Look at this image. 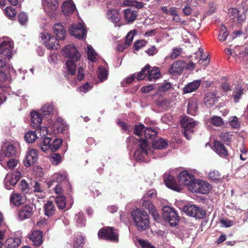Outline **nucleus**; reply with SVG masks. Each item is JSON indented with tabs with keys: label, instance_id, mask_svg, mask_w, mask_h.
Returning <instances> with one entry per match:
<instances>
[{
	"label": "nucleus",
	"instance_id": "nucleus-7",
	"mask_svg": "<svg viewBox=\"0 0 248 248\" xmlns=\"http://www.w3.org/2000/svg\"><path fill=\"white\" fill-rule=\"evenodd\" d=\"M16 149L12 143H5L1 147V152L0 155V164L2 165L5 158L14 157L16 155Z\"/></svg>",
	"mask_w": 248,
	"mask_h": 248
},
{
	"label": "nucleus",
	"instance_id": "nucleus-18",
	"mask_svg": "<svg viewBox=\"0 0 248 248\" xmlns=\"http://www.w3.org/2000/svg\"><path fill=\"white\" fill-rule=\"evenodd\" d=\"M178 179L180 184L186 185L187 186L194 180L193 175L187 171H183L178 176Z\"/></svg>",
	"mask_w": 248,
	"mask_h": 248
},
{
	"label": "nucleus",
	"instance_id": "nucleus-50",
	"mask_svg": "<svg viewBox=\"0 0 248 248\" xmlns=\"http://www.w3.org/2000/svg\"><path fill=\"white\" fill-rule=\"evenodd\" d=\"M199 180H193L187 186V188L192 192L198 193Z\"/></svg>",
	"mask_w": 248,
	"mask_h": 248
},
{
	"label": "nucleus",
	"instance_id": "nucleus-60",
	"mask_svg": "<svg viewBox=\"0 0 248 248\" xmlns=\"http://www.w3.org/2000/svg\"><path fill=\"white\" fill-rule=\"evenodd\" d=\"M209 178L212 180H217L220 179V175L217 170H214L208 174Z\"/></svg>",
	"mask_w": 248,
	"mask_h": 248
},
{
	"label": "nucleus",
	"instance_id": "nucleus-28",
	"mask_svg": "<svg viewBox=\"0 0 248 248\" xmlns=\"http://www.w3.org/2000/svg\"><path fill=\"white\" fill-rule=\"evenodd\" d=\"M137 12L132 10L129 8L125 9L124 11V16L127 22H133L137 17Z\"/></svg>",
	"mask_w": 248,
	"mask_h": 248
},
{
	"label": "nucleus",
	"instance_id": "nucleus-20",
	"mask_svg": "<svg viewBox=\"0 0 248 248\" xmlns=\"http://www.w3.org/2000/svg\"><path fill=\"white\" fill-rule=\"evenodd\" d=\"M164 181L168 187L178 192L181 190L180 186L176 184L173 176L169 175L167 177L164 178Z\"/></svg>",
	"mask_w": 248,
	"mask_h": 248
},
{
	"label": "nucleus",
	"instance_id": "nucleus-5",
	"mask_svg": "<svg viewBox=\"0 0 248 248\" xmlns=\"http://www.w3.org/2000/svg\"><path fill=\"white\" fill-rule=\"evenodd\" d=\"M183 211L187 215L196 218H203L206 215L204 210L196 205L187 204L183 207Z\"/></svg>",
	"mask_w": 248,
	"mask_h": 248
},
{
	"label": "nucleus",
	"instance_id": "nucleus-2",
	"mask_svg": "<svg viewBox=\"0 0 248 248\" xmlns=\"http://www.w3.org/2000/svg\"><path fill=\"white\" fill-rule=\"evenodd\" d=\"M128 140L132 141L138 144V149L136 150L134 154L135 159L140 162L146 161L145 157L148 155L151 149L149 148L145 139H141L140 140L136 139L134 138L130 137Z\"/></svg>",
	"mask_w": 248,
	"mask_h": 248
},
{
	"label": "nucleus",
	"instance_id": "nucleus-32",
	"mask_svg": "<svg viewBox=\"0 0 248 248\" xmlns=\"http://www.w3.org/2000/svg\"><path fill=\"white\" fill-rule=\"evenodd\" d=\"M217 100L216 95L213 93H207L204 97V102L208 108L213 107Z\"/></svg>",
	"mask_w": 248,
	"mask_h": 248
},
{
	"label": "nucleus",
	"instance_id": "nucleus-11",
	"mask_svg": "<svg viewBox=\"0 0 248 248\" xmlns=\"http://www.w3.org/2000/svg\"><path fill=\"white\" fill-rule=\"evenodd\" d=\"M70 34L78 39H82L86 36V32L84 26L81 23L74 24L69 30Z\"/></svg>",
	"mask_w": 248,
	"mask_h": 248
},
{
	"label": "nucleus",
	"instance_id": "nucleus-15",
	"mask_svg": "<svg viewBox=\"0 0 248 248\" xmlns=\"http://www.w3.org/2000/svg\"><path fill=\"white\" fill-rule=\"evenodd\" d=\"M42 233L40 231H32L28 235L29 239L31 240L35 246H40L42 242Z\"/></svg>",
	"mask_w": 248,
	"mask_h": 248
},
{
	"label": "nucleus",
	"instance_id": "nucleus-4",
	"mask_svg": "<svg viewBox=\"0 0 248 248\" xmlns=\"http://www.w3.org/2000/svg\"><path fill=\"white\" fill-rule=\"evenodd\" d=\"M181 124L183 129L184 136L187 140H190L193 128L197 124V122L188 116H185L181 120Z\"/></svg>",
	"mask_w": 248,
	"mask_h": 248
},
{
	"label": "nucleus",
	"instance_id": "nucleus-30",
	"mask_svg": "<svg viewBox=\"0 0 248 248\" xmlns=\"http://www.w3.org/2000/svg\"><path fill=\"white\" fill-rule=\"evenodd\" d=\"M66 128V125L64 121L62 118H59L54 125V132L55 133H62Z\"/></svg>",
	"mask_w": 248,
	"mask_h": 248
},
{
	"label": "nucleus",
	"instance_id": "nucleus-33",
	"mask_svg": "<svg viewBox=\"0 0 248 248\" xmlns=\"http://www.w3.org/2000/svg\"><path fill=\"white\" fill-rule=\"evenodd\" d=\"M31 125L34 127L40 126L42 122V118L40 114L36 112L33 111L31 113Z\"/></svg>",
	"mask_w": 248,
	"mask_h": 248
},
{
	"label": "nucleus",
	"instance_id": "nucleus-6",
	"mask_svg": "<svg viewBox=\"0 0 248 248\" xmlns=\"http://www.w3.org/2000/svg\"><path fill=\"white\" fill-rule=\"evenodd\" d=\"M163 217L168 221L171 226H176L179 221V217L174 210L170 206H164L162 208Z\"/></svg>",
	"mask_w": 248,
	"mask_h": 248
},
{
	"label": "nucleus",
	"instance_id": "nucleus-13",
	"mask_svg": "<svg viewBox=\"0 0 248 248\" xmlns=\"http://www.w3.org/2000/svg\"><path fill=\"white\" fill-rule=\"evenodd\" d=\"M43 5L45 11L52 16L59 6L58 0H42Z\"/></svg>",
	"mask_w": 248,
	"mask_h": 248
},
{
	"label": "nucleus",
	"instance_id": "nucleus-8",
	"mask_svg": "<svg viewBox=\"0 0 248 248\" xmlns=\"http://www.w3.org/2000/svg\"><path fill=\"white\" fill-rule=\"evenodd\" d=\"M22 176V172L18 170L7 174L4 180L5 188L8 190L12 189V186H14Z\"/></svg>",
	"mask_w": 248,
	"mask_h": 248
},
{
	"label": "nucleus",
	"instance_id": "nucleus-14",
	"mask_svg": "<svg viewBox=\"0 0 248 248\" xmlns=\"http://www.w3.org/2000/svg\"><path fill=\"white\" fill-rule=\"evenodd\" d=\"M37 159V151L34 149H30L27 153L26 158L24 161V165L26 167H29L36 162Z\"/></svg>",
	"mask_w": 248,
	"mask_h": 248
},
{
	"label": "nucleus",
	"instance_id": "nucleus-57",
	"mask_svg": "<svg viewBox=\"0 0 248 248\" xmlns=\"http://www.w3.org/2000/svg\"><path fill=\"white\" fill-rule=\"evenodd\" d=\"M230 125L234 128H237L240 126V123L236 116H232L229 119Z\"/></svg>",
	"mask_w": 248,
	"mask_h": 248
},
{
	"label": "nucleus",
	"instance_id": "nucleus-38",
	"mask_svg": "<svg viewBox=\"0 0 248 248\" xmlns=\"http://www.w3.org/2000/svg\"><path fill=\"white\" fill-rule=\"evenodd\" d=\"M150 66L149 67V68ZM160 76V71L158 67H155L148 73V79L149 81L158 78Z\"/></svg>",
	"mask_w": 248,
	"mask_h": 248
},
{
	"label": "nucleus",
	"instance_id": "nucleus-62",
	"mask_svg": "<svg viewBox=\"0 0 248 248\" xmlns=\"http://www.w3.org/2000/svg\"><path fill=\"white\" fill-rule=\"evenodd\" d=\"M184 7L183 9V12L186 16H189L190 15L192 8L189 5V3H183Z\"/></svg>",
	"mask_w": 248,
	"mask_h": 248
},
{
	"label": "nucleus",
	"instance_id": "nucleus-49",
	"mask_svg": "<svg viewBox=\"0 0 248 248\" xmlns=\"http://www.w3.org/2000/svg\"><path fill=\"white\" fill-rule=\"evenodd\" d=\"M53 110V106L51 104L47 103L44 105L41 109V114L43 115H46L47 114H50L52 112Z\"/></svg>",
	"mask_w": 248,
	"mask_h": 248
},
{
	"label": "nucleus",
	"instance_id": "nucleus-24",
	"mask_svg": "<svg viewBox=\"0 0 248 248\" xmlns=\"http://www.w3.org/2000/svg\"><path fill=\"white\" fill-rule=\"evenodd\" d=\"M228 15L232 19L237 18V21L239 23L243 22L245 19V15L243 13H240L236 8H230L228 10Z\"/></svg>",
	"mask_w": 248,
	"mask_h": 248
},
{
	"label": "nucleus",
	"instance_id": "nucleus-17",
	"mask_svg": "<svg viewBox=\"0 0 248 248\" xmlns=\"http://www.w3.org/2000/svg\"><path fill=\"white\" fill-rule=\"evenodd\" d=\"M142 206L148 210L150 214L153 216L155 220L158 219L159 218V214L152 202L150 201L143 198L142 199Z\"/></svg>",
	"mask_w": 248,
	"mask_h": 248
},
{
	"label": "nucleus",
	"instance_id": "nucleus-44",
	"mask_svg": "<svg viewBox=\"0 0 248 248\" xmlns=\"http://www.w3.org/2000/svg\"><path fill=\"white\" fill-rule=\"evenodd\" d=\"M51 139L49 137L44 138V140L40 143V146L42 151L46 152L48 150H51Z\"/></svg>",
	"mask_w": 248,
	"mask_h": 248
},
{
	"label": "nucleus",
	"instance_id": "nucleus-19",
	"mask_svg": "<svg viewBox=\"0 0 248 248\" xmlns=\"http://www.w3.org/2000/svg\"><path fill=\"white\" fill-rule=\"evenodd\" d=\"M21 244V239L18 237H11L7 239L3 244L4 248H17Z\"/></svg>",
	"mask_w": 248,
	"mask_h": 248
},
{
	"label": "nucleus",
	"instance_id": "nucleus-34",
	"mask_svg": "<svg viewBox=\"0 0 248 248\" xmlns=\"http://www.w3.org/2000/svg\"><path fill=\"white\" fill-rule=\"evenodd\" d=\"M198 193L207 194L211 188L209 184L204 181L199 180Z\"/></svg>",
	"mask_w": 248,
	"mask_h": 248
},
{
	"label": "nucleus",
	"instance_id": "nucleus-16",
	"mask_svg": "<svg viewBox=\"0 0 248 248\" xmlns=\"http://www.w3.org/2000/svg\"><path fill=\"white\" fill-rule=\"evenodd\" d=\"M62 9L65 15L72 14L76 10V6L72 0H62Z\"/></svg>",
	"mask_w": 248,
	"mask_h": 248
},
{
	"label": "nucleus",
	"instance_id": "nucleus-39",
	"mask_svg": "<svg viewBox=\"0 0 248 248\" xmlns=\"http://www.w3.org/2000/svg\"><path fill=\"white\" fill-rule=\"evenodd\" d=\"M45 215L48 217L51 216L55 212V206L53 202L48 201L44 206Z\"/></svg>",
	"mask_w": 248,
	"mask_h": 248
},
{
	"label": "nucleus",
	"instance_id": "nucleus-43",
	"mask_svg": "<svg viewBox=\"0 0 248 248\" xmlns=\"http://www.w3.org/2000/svg\"><path fill=\"white\" fill-rule=\"evenodd\" d=\"M86 51L88 59L93 62H95L96 60L97 53L95 52L93 47L91 46L88 45Z\"/></svg>",
	"mask_w": 248,
	"mask_h": 248
},
{
	"label": "nucleus",
	"instance_id": "nucleus-48",
	"mask_svg": "<svg viewBox=\"0 0 248 248\" xmlns=\"http://www.w3.org/2000/svg\"><path fill=\"white\" fill-rule=\"evenodd\" d=\"M84 238L80 235H78L74 238L73 246L75 248H80L83 246Z\"/></svg>",
	"mask_w": 248,
	"mask_h": 248
},
{
	"label": "nucleus",
	"instance_id": "nucleus-22",
	"mask_svg": "<svg viewBox=\"0 0 248 248\" xmlns=\"http://www.w3.org/2000/svg\"><path fill=\"white\" fill-rule=\"evenodd\" d=\"M185 67V62L182 61H178L173 62L170 69V72L172 74L182 73Z\"/></svg>",
	"mask_w": 248,
	"mask_h": 248
},
{
	"label": "nucleus",
	"instance_id": "nucleus-12",
	"mask_svg": "<svg viewBox=\"0 0 248 248\" xmlns=\"http://www.w3.org/2000/svg\"><path fill=\"white\" fill-rule=\"evenodd\" d=\"M13 43L10 41H3L0 45V57L8 59L12 57Z\"/></svg>",
	"mask_w": 248,
	"mask_h": 248
},
{
	"label": "nucleus",
	"instance_id": "nucleus-53",
	"mask_svg": "<svg viewBox=\"0 0 248 248\" xmlns=\"http://www.w3.org/2000/svg\"><path fill=\"white\" fill-rule=\"evenodd\" d=\"M145 128L143 124H140L135 126L134 133L137 136L141 137L143 134H144V130Z\"/></svg>",
	"mask_w": 248,
	"mask_h": 248
},
{
	"label": "nucleus",
	"instance_id": "nucleus-36",
	"mask_svg": "<svg viewBox=\"0 0 248 248\" xmlns=\"http://www.w3.org/2000/svg\"><path fill=\"white\" fill-rule=\"evenodd\" d=\"M55 203L58 208L60 210H67L69 207L66 208L65 197L62 195H58L55 198Z\"/></svg>",
	"mask_w": 248,
	"mask_h": 248
},
{
	"label": "nucleus",
	"instance_id": "nucleus-35",
	"mask_svg": "<svg viewBox=\"0 0 248 248\" xmlns=\"http://www.w3.org/2000/svg\"><path fill=\"white\" fill-rule=\"evenodd\" d=\"M198 108L197 101L196 99H191L188 101L187 111L192 115H195Z\"/></svg>",
	"mask_w": 248,
	"mask_h": 248
},
{
	"label": "nucleus",
	"instance_id": "nucleus-23",
	"mask_svg": "<svg viewBox=\"0 0 248 248\" xmlns=\"http://www.w3.org/2000/svg\"><path fill=\"white\" fill-rule=\"evenodd\" d=\"M201 80H196L186 84L183 88L184 94L191 93L196 90L201 83Z\"/></svg>",
	"mask_w": 248,
	"mask_h": 248
},
{
	"label": "nucleus",
	"instance_id": "nucleus-40",
	"mask_svg": "<svg viewBox=\"0 0 248 248\" xmlns=\"http://www.w3.org/2000/svg\"><path fill=\"white\" fill-rule=\"evenodd\" d=\"M243 90L242 87L239 85L234 87L232 96L235 102H238L239 100L241 98V96L243 93Z\"/></svg>",
	"mask_w": 248,
	"mask_h": 248
},
{
	"label": "nucleus",
	"instance_id": "nucleus-42",
	"mask_svg": "<svg viewBox=\"0 0 248 248\" xmlns=\"http://www.w3.org/2000/svg\"><path fill=\"white\" fill-rule=\"evenodd\" d=\"M157 134V132L155 129L147 127L144 130V136L146 139H154Z\"/></svg>",
	"mask_w": 248,
	"mask_h": 248
},
{
	"label": "nucleus",
	"instance_id": "nucleus-25",
	"mask_svg": "<svg viewBox=\"0 0 248 248\" xmlns=\"http://www.w3.org/2000/svg\"><path fill=\"white\" fill-rule=\"evenodd\" d=\"M53 31L60 40H63L65 37L66 31L61 23H56L53 26Z\"/></svg>",
	"mask_w": 248,
	"mask_h": 248
},
{
	"label": "nucleus",
	"instance_id": "nucleus-3",
	"mask_svg": "<svg viewBox=\"0 0 248 248\" xmlns=\"http://www.w3.org/2000/svg\"><path fill=\"white\" fill-rule=\"evenodd\" d=\"M135 224L139 230H146L149 225L147 213L140 209H137L131 213Z\"/></svg>",
	"mask_w": 248,
	"mask_h": 248
},
{
	"label": "nucleus",
	"instance_id": "nucleus-52",
	"mask_svg": "<svg viewBox=\"0 0 248 248\" xmlns=\"http://www.w3.org/2000/svg\"><path fill=\"white\" fill-rule=\"evenodd\" d=\"M228 35V33L227 31L226 27L223 25H222L220 29L219 33L218 36V39L220 41H225Z\"/></svg>",
	"mask_w": 248,
	"mask_h": 248
},
{
	"label": "nucleus",
	"instance_id": "nucleus-45",
	"mask_svg": "<svg viewBox=\"0 0 248 248\" xmlns=\"http://www.w3.org/2000/svg\"><path fill=\"white\" fill-rule=\"evenodd\" d=\"M34 191L37 193L36 195L39 198H43L45 197V193L40 183L35 182L34 186Z\"/></svg>",
	"mask_w": 248,
	"mask_h": 248
},
{
	"label": "nucleus",
	"instance_id": "nucleus-46",
	"mask_svg": "<svg viewBox=\"0 0 248 248\" xmlns=\"http://www.w3.org/2000/svg\"><path fill=\"white\" fill-rule=\"evenodd\" d=\"M10 79L9 75L6 73L0 71V87H5Z\"/></svg>",
	"mask_w": 248,
	"mask_h": 248
},
{
	"label": "nucleus",
	"instance_id": "nucleus-47",
	"mask_svg": "<svg viewBox=\"0 0 248 248\" xmlns=\"http://www.w3.org/2000/svg\"><path fill=\"white\" fill-rule=\"evenodd\" d=\"M108 70L104 67H100L98 69V77L101 81L106 80L108 78Z\"/></svg>",
	"mask_w": 248,
	"mask_h": 248
},
{
	"label": "nucleus",
	"instance_id": "nucleus-26",
	"mask_svg": "<svg viewBox=\"0 0 248 248\" xmlns=\"http://www.w3.org/2000/svg\"><path fill=\"white\" fill-rule=\"evenodd\" d=\"M214 147L215 151L219 156L225 157L228 155L227 149L220 141L216 140L214 142Z\"/></svg>",
	"mask_w": 248,
	"mask_h": 248
},
{
	"label": "nucleus",
	"instance_id": "nucleus-59",
	"mask_svg": "<svg viewBox=\"0 0 248 248\" xmlns=\"http://www.w3.org/2000/svg\"><path fill=\"white\" fill-rule=\"evenodd\" d=\"M62 143V141L60 139H55L51 143V151L55 152L57 151L60 147Z\"/></svg>",
	"mask_w": 248,
	"mask_h": 248
},
{
	"label": "nucleus",
	"instance_id": "nucleus-58",
	"mask_svg": "<svg viewBox=\"0 0 248 248\" xmlns=\"http://www.w3.org/2000/svg\"><path fill=\"white\" fill-rule=\"evenodd\" d=\"M77 222L79 226H83L85 225L86 220L82 213H79L76 215Z\"/></svg>",
	"mask_w": 248,
	"mask_h": 248
},
{
	"label": "nucleus",
	"instance_id": "nucleus-64",
	"mask_svg": "<svg viewBox=\"0 0 248 248\" xmlns=\"http://www.w3.org/2000/svg\"><path fill=\"white\" fill-rule=\"evenodd\" d=\"M20 184L21 191L23 192L27 193L29 190V186L28 184L24 180L21 181Z\"/></svg>",
	"mask_w": 248,
	"mask_h": 248
},
{
	"label": "nucleus",
	"instance_id": "nucleus-21",
	"mask_svg": "<svg viewBox=\"0 0 248 248\" xmlns=\"http://www.w3.org/2000/svg\"><path fill=\"white\" fill-rule=\"evenodd\" d=\"M26 200L25 196L21 194L14 193L10 198V202L15 206H19L24 203Z\"/></svg>",
	"mask_w": 248,
	"mask_h": 248
},
{
	"label": "nucleus",
	"instance_id": "nucleus-41",
	"mask_svg": "<svg viewBox=\"0 0 248 248\" xmlns=\"http://www.w3.org/2000/svg\"><path fill=\"white\" fill-rule=\"evenodd\" d=\"M66 179V175L62 173H56L53 176V179L48 182L49 187L52 186L54 183L57 182L59 184Z\"/></svg>",
	"mask_w": 248,
	"mask_h": 248
},
{
	"label": "nucleus",
	"instance_id": "nucleus-1",
	"mask_svg": "<svg viewBox=\"0 0 248 248\" xmlns=\"http://www.w3.org/2000/svg\"><path fill=\"white\" fill-rule=\"evenodd\" d=\"M62 50L63 55L69 58L65 62L67 73L73 76L76 73V62L79 60L80 54L73 44L66 46Z\"/></svg>",
	"mask_w": 248,
	"mask_h": 248
},
{
	"label": "nucleus",
	"instance_id": "nucleus-55",
	"mask_svg": "<svg viewBox=\"0 0 248 248\" xmlns=\"http://www.w3.org/2000/svg\"><path fill=\"white\" fill-rule=\"evenodd\" d=\"M5 13L10 18L15 17L16 14L15 9L12 7H7L5 9Z\"/></svg>",
	"mask_w": 248,
	"mask_h": 248
},
{
	"label": "nucleus",
	"instance_id": "nucleus-51",
	"mask_svg": "<svg viewBox=\"0 0 248 248\" xmlns=\"http://www.w3.org/2000/svg\"><path fill=\"white\" fill-rule=\"evenodd\" d=\"M37 138L35 131H31L27 133L25 136L26 141L28 143H32Z\"/></svg>",
	"mask_w": 248,
	"mask_h": 248
},
{
	"label": "nucleus",
	"instance_id": "nucleus-10",
	"mask_svg": "<svg viewBox=\"0 0 248 248\" xmlns=\"http://www.w3.org/2000/svg\"><path fill=\"white\" fill-rule=\"evenodd\" d=\"M98 237L101 239L117 241L118 240V235L114 232L112 227H107L99 230L98 233Z\"/></svg>",
	"mask_w": 248,
	"mask_h": 248
},
{
	"label": "nucleus",
	"instance_id": "nucleus-37",
	"mask_svg": "<svg viewBox=\"0 0 248 248\" xmlns=\"http://www.w3.org/2000/svg\"><path fill=\"white\" fill-rule=\"evenodd\" d=\"M168 145L167 141L162 138L153 142V148L155 149H164L166 148Z\"/></svg>",
	"mask_w": 248,
	"mask_h": 248
},
{
	"label": "nucleus",
	"instance_id": "nucleus-29",
	"mask_svg": "<svg viewBox=\"0 0 248 248\" xmlns=\"http://www.w3.org/2000/svg\"><path fill=\"white\" fill-rule=\"evenodd\" d=\"M32 213V208L30 205L24 206L18 213L19 217L21 219H25L30 217Z\"/></svg>",
	"mask_w": 248,
	"mask_h": 248
},
{
	"label": "nucleus",
	"instance_id": "nucleus-27",
	"mask_svg": "<svg viewBox=\"0 0 248 248\" xmlns=\"http://www.w3.org/2000/svg\"><path fill=\"white\" fill-rule=\"evenodd\" d=\"M107 17L109 20L115 24L118 23L121 19L119 12L114 9L108 10L107 14Z\"/></svg>",
	"mask_w": 248,
	"mask_h": 248
},
{
	"label": "nucleus",
	"instance_id": "nucleus-31",
	"mask_svg": "<svg viewBox=\"0 0 248 248\" xmlns=\"http://www.w3.org/2000/svg\"><path fill=\"white\" fill-rule=\"evenodd\" d=\"M18 164V161L14 157L5 158L2 166L6 170H12L14 169Z\"/></svg>",
	"mask_w": 248,
	"mask_h": 248
},
{
	"label": "nucleus",
	"instance_id": "nucleus-9",
	"mask_svg": "<svg viewBox=\"0 0 248 248\" xmlns=\"http://www.w3.org/2000/svg\"><path fill=\"white\" fill-rule=\"evenodd\" d=\"M40 37L43 44L47 49H57L58 48V42L55 37L51 36L47 32L41 33Z\"/></svg>",
	"mask_w": 248,
	"mask_h": 248
},
{
	"label": "nucleus",
	"instance_id": "nucleus-63",
	"mask_svg": "<svg viewBox=\"0 0 248 248\" xmlns=\"http://www.w3.org/2000/svg\"><path fill=\"white\" fill-rule=\"evenodd\" d=\"M156 196V192L155 189H151L148 190L142 198L143 199L148 200V198H153Z\"/></svg>",
	"mask_w": 248,
	"mask_h": 248
},
{
	"label": "nucleus",
	"instance_id": "nucleus-61",
	"mask_svg": "<svg viewBox=\"0 0 248 248\" xmlns=\"http://www.w3.org/2000/svg\"><path fill=\"white\" fill-rule=\"evenodd\" d=\"M135 34L133 31H131L127 33L125 40L126 46H129L131 44Z\"/></svg>",
	"mask_w": 248,
	"mask_h": 248
},
{
	"label": "nucleus",
	"instance_id": "nucleus-54",
	"mask_svg": "<svg viewBox=\"0 0 248 248\" xmlns=\"http://www.w3.org/2000/svg\"><path fill=\"white\" fill-rule=\"evenodd\" d=\"M149 65H146L144 68L137 75V79L138 80H141L144 78L145 76L148 75V72H149Z\"/></svg>",
	"mask_w": 248,
	"mask_h": 248
},
{
	"label": "nucleus",
	"instance_id": "nucleus-56",
	"mask_svg": "<svg viewBox=\"0 0 248 248\" xmlns=\"http://www.w3.org/2000/svg\"><path fill=\"white\" fill-rule=\"evenodd\" d=\"M211 123L216 126H219L223 124V121L220 117L214 116L212 117L211 120Z\"/></svg>",
	"mask_w": 248,
	"mask_h": 248
}]
</instances>
